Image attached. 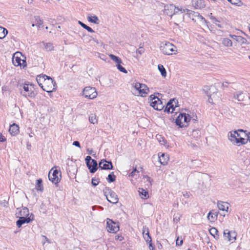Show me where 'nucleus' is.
Here are the masks:
<instances>
[{"mask_svg": "<svg viewBox=\"0 0 250 250\" xmlns=\"http://www.w3.org/2000/svg\"><path fill=\"white\" fill-rule=\"evenodd\" d=\"M73 145L80 147V142H73Z\"/></svg>", "mask_w": 250, "mask_h": 250, "instance_id": "60", "label": "nucleus"}, {"mask_svg": "<svg viewBox=\"0 0 250 250\" xmlns=\"http://www.w3.org/2000/svg\"><path fill=\"white\" fill-rule=\"evenodd\" d=\"M161 145H163L166 148L169 149L174 146V144L170 143V142H160Z\"/></svg>", "mask_w": 250, "mask_h": 250, "instance_id": "43", "label": "nucleus"}, {"mask_svg": "<svg viewBox=\"0 0 250 250\" xmlns=\"http://www.w3.org/2000/svg\"><path fill=\"white\" fill-rule=\"evenodd\" d=\"M78 23H79V24L80 25H81V26H82L85 29L87 30L89 32H90V33H94V31L91 27H90L86 25V24H85L84 23H83L82 21H79Z\"/></svg>", "mask_w": 250, "mask_h": 250, "instance_id": "38", "label": "nucleus"}, {"mask_svg": "<svg viewBox=\"0 0 250 250\" xmlns=\"http://www.w3.org/2000/svg\"><path fill=\"white\" fill-rule=\"evenodd\" d=\"M100 180L98 179L94 178L92 179L91 183L93 186H96L99 183Z\"/></svg>", "mask_w": 250, "mask_h": 250, "instance_id": "49", "label": "nucleus"}, {"mask_svg": "<svg viewBox=\"0 0 250 250\" xmlns=\"http://www.w3.org/2000/svg\"><path fill=\"white\" fill-rule=\"evenodd\" d=\"M139 192L140 194H142L144 197L146 198L147 197H148V193L147 191H146L145 189L143 188H139Z\"/></svg>", "mask_w": 250, "mask_h": 250, "instance_id": "46", "label": "nucleus"}, {"mask_svg": "<svg viewBox=\"0 0 250 250\" xmlns=\"http://www.w3.org/2000/svg\"><path fill=\"white\" fill-rule=\"evenodd\" d=\"M42 181L41 179H38L36 183V189L38 190L42 191L43 189Z\"/></svg>", "mask_w": 250, "mask_h": 250, "instance_id": "37", "label": "nucleus"}, {"mask_svg": "<svg viewBox=\"0 0 250 250\" xmlns=\"http://www.w3.org/2000/svg\"><path fill=\"white\" fill-rule=\"evenodd\" d=\"M209 233L216 239H218L219 238V235L218 234V231L215 228H211L209 229Z\"/></svg>", "mask_w": 250, "mask_h": 250, "instance_id": "31", "label": "nucleus"}, {"mask_svg": "<svg viewBox=\"0 0 250 250\" xmlns=\"http://www.w3.org/2000/svg\"><path fill=\"white\" fill-rule=\"evenodd\" d=\"M180 8L176 7L173 4H167L164 6V14L170 16L171 18L174 14L177 15L179 12Z\"/></svg>", "mask_w": 250, "mask_h": 250, "instance_id": "9", "label": "nucleus"}, {"mask_svg": "<svg viewBox=\"0 0 250 250\" xmlns=\"http://www.w3.org/2000/svg\"><path fill=\"white\" fill-rule=\"evenodd\" d=\"M176 245H177V246H181L183 244V240H181L180 241H179V239H177L176 240Z\"/></svg>", "mask_w": 250, "mask_h": 250, "instance_id": "59", "label": "nucleus"}, {"mask_svg": "<svg viewBox=\"0 0 250 250\" xmlns=\"http://www.w3.org/2000/svg\"><path fill=\"white\" fill-rule=\"evenodd\" d=\"M26 62L25 60H21V65H20V66H22L23 68H24L25 66H26Z\"/></svg>", "mask_w": 250, "mask_h": 250, "instance_id": "57", "label": "nucleus"}, {"mask_svg": "<svg viewBox=\"0 0 250 250\" xmlns=\"http://www.w3.org/2000/svg\"><path fill=\"white\" fill-rule=\"evenodd\" d=\"M144 49L143 47L140 46L139 48L137 50L136 53L139 55H142L144 52Z\"/></svg>", "mask_w": 250, "mask_h": 250, "instance_id": "52", "label": "nucleus"}, {"mask_svg": "<svg viewBox=\"0 0 250 250\" xmlns=\"http://www.w3.org/2000/svg\"><path fill=\"white\" fill-rule=\"evenodd\" d=\"M121 63H118V64H116V66L117 67V68L119 69V70H120L121 72H124L125 73H127V71L126 70V69L124 67H123L121 64Z\"/></svg>", "mask_w": 250, "mask_h": 250, "instance_id": "48", "label": "nucleus"}, {"mask_svg": "<svg viewBox=\"0 0 250 250\" xmlns=\"http://www.w3.org/2000/svg\"><path fill=\"white\" fill-rule=\"evenodd\" d=\"M248 142H234L233 144L235 146H240L246 144Z\"/></svg>", "mask_w": 250, "mask_h": 250, "instance_id": "54", "label": "nucleus"}, {"mask_svg": "<svg viewBox=\"0 0 250 250\" xmlns=\"http://www.w3.org/2000/svg\"><path fill=\"white\" fill-rule=\"evenodd\" d=\"M224 236L229 241L235 240L236 237V233L235 231H229L228 229H225L224 231Z\"/></svg>", "mask_w": 250, "mask_h": 250, "instance_id": "17", "label": "nucleus"}, {"mask_svg": "<svg viewBox=\"0 0 250 250\" xmlns=\"http://www.w3.org/2000/svg\"><path fill=\"white\" fill-rule=\"evenodd\" d=\"M106 224L107 230L110 233H116L119 229V225L110 219H107Z\"/></svg>", "mask_w": 250, "mask_h": 250, "instance_id": "11", "label": "nucleus"}, {"mask_svg": "<svg viewBox=\"0 0 250 250\" xmlns=\"http://www.w3.org/2000/svg\"><path fill=\"white\" fill-rule=\"evenodd\" d=\"M89 171L92 173H95L98 168V164L95 160H92V161L89 164L88 166H87Z\"/></svg>", "mask_w": 250, "mask_h": 250, "instance_id": "22", "label": "nucleus"}, {"mask_svg": "<svg viewBox=\"0 0 250 250\" xmlns=\"http://www.w3.org/2000/svg\"><path fill=\"white\" fill-rule=\"evenodd\" d=\"M217 216L218 212L212 210L208 213V218L211 222H214L217 220Z\"/></svg>", "mask_w": 250, "mask_h": 250, "instance_id": "26", "label": "nucleus"}, {"mask_svg": "<svg viewBox=\"0 0 250 250\" xmlns=\"http://www.w3.org/2000/svg\"><path fill=\"white\" fill-rule=\"evenodd\" d=\"M173 103H174L175 104H176V102L175 101V100H170L167 103L166 108L165 109V111H166L167 113H172L173 111L175 110Z\"/></svg>", "mask_w": 250, "mask_h": 250, "instance_id": "18", "label": "nucleus"}, {"mask_svg": "<svg viewBox=\"0 0 250 250\" xmlns=\"http://www.w3.org/2000/svg\"><path fill=\"white\" fill-rule=\"evenodd\" d=\"M236 136L235 130L229 131L228 134V139L229 141H236V140H237Z\"/></svg>", "mask_w": 250, "mask_h": 250, "instance_id": "30", "label": "nucleus"}, {"mask_svg": "<svg viewBox=\"0 0 250 250\" xmlns=\"http://www.w3.org/2000/svg\"><path fill=\"white\" fill-rule=\"evenodd\" d=\"M10 134L12 136L17 135L19 132V127L15 123L10 125L9 129Z\"/></svg>", "mask_w": 250, "mask_h": 250, "instance_id": "21", "label": "nucleus"}, {"mask_svg": "<svg viewBox=\"0 0 250 250\" xmlns=\"http://www.w3.org/2000/svg\"><path fill=\"white\" fill-rule=\"evenodd\" d=\"M185 12L186 10L185 9L180 8L179 9V12H177L178 14H174V15L171 18L173 20L174 22H181L184 21V16L183 13Z\"/></svg>", "mask_w": 250, "mask_h": 250, "instance_id": "14", "label": "nucleus"}, {"mask_svg": "<svg viewBox=\"0 0 250 250\" xmlns=\"http://www.w3.org/2000/svg\"><path fill=\"white\" fill-rule=\"evenodd\" d=\"M183 196L187 198H188L189 197V194L186 191L185 192H183Z\"/></svg>", "mask_w": 250, "mask_h": 250, "instance_id": "61", "label": "nucleus"}, {"mask_svg": "<svg viewBox=\"0 0 250 250\" xmlns=\"http://www.w3.org/2000/svg\"><path fill=\"white\" fill-rule=\"evenodd\" d=\"M149 100L150 105L154 109L157 110H161L163 109L164 105L163 104L161 100L154 95H151L149 96Z\"/></svg>", "mask_w": 250, "mask_h": 250, "instance_id": "6", "label": "nucleus"}, {"mask_svg": "<svg viewBox=\"0 0 250 250\" xmlns=\"http://www.w3.org/2000/svg\"><path fill=\"white\" fill-rule=\"evenodd\" d=\"M23 88L22 90L21 91V94L25 97H29L30 98H35L36 95V93L34 91L33 87L32 84H23L20 85Z\"/></svg>", "mask_w": 250, "mask_h": 250, "instance_id": "3", "label": "nucleus"}, {"mask_svg": "<svg viewBox=\"0 0 250 250\" xmlns=\"http://www.w3.org/2000/svg\"><path fill=\"white\" fill-rule=\"evenodd\" d=\"M237 42L241 43V44H248V42L247 40L240 36H239L238 40H237Z\"/></svg>", "mask_w": 250, "mask_h": 250, "instance_id": "42", "label": "nucleus"}, {"mask_svg": "<svg viewBox=\"0 0 250 250\" xmlns=\"http://www.w3.org/2000/svg\"><path fill=\"white\" fill-rule=\"evenodd\" d=\"M235 131L237 138V140H236V141H245V137H247L248 138L247 130L238 129L235 130Z\"/></svg>", "mask_w": 250, "mask_h": 250, "instance_id": "16", "label": "nucleus"}, {"mask_svg": "<svg viewBox=\"0 0 250 250\" xmlns=\"http://www.w3.org/2000/svg\"><path fill=\"white\" fill-rule=\"evenodd\" d=\"M47 77H48V76L45 75H40L37 76V77L36 78V80L38 82V83L39 84V85H40V86L41 88H42V87H43V84H42V83H44L45 81L47 79Z\"/></svg>", "mask_w": 250, "mask_h": 250, "instance_id": "27", "label": "nucleus"}, {"mask_svg": "<svg viewBox=\"0 0 250 250\" xmlns=\"http://www.w3.org/2000/svg\"><path fill=\"white\" fill-rule=\"evenodd\" d=\"M17 217H28L29 215V210L28 209L24 207L22 208L18 212L16 213Z\"/></svg>", "mask_w": 250, "mask_h": 250, "instance_id": "20", "label": "nucleus"}, {"mask_svg": "<svg viewBox=\"0 0 250 250\" xmlns=\"http://www.w3.org/2000/svg\"><path fill=\"white\" fill-rule=\"evenodd\" d=\"M192 4L196 9H202L205 6V3L203 0H192Z\"/></svg>", "mask_w": 250, "mask_h": 250, "instance_id": "19", "label": "nucleus"}, {"mask_svg": "<svg viewBox=\"0 0 250 250\" xmlns=\"http://www.w3.org/2000/svg\"><path fill=\"white\" fill-rule=\"evenodd\" d=\"M109 56L110 58L113 61L115 62L117 64L122 63V60L119 57L116 56L113 54H109Z\"/></svg>", "mask_w": 250, "mask_h": 250, "instance_id": "34", "label": "nucleus"}, {"mask_svg": "<svg viewBox=\"0 0 250 250\" xmlns=\"http://www.w3.org/2000/svg\"><path fill=\"white\" fill-rule=\"evenodd\" d=\"M86 151H87V153H88V154H89V155H93V153L94 152L92 148H87Z\"/></svg>", "mask_w": 250, "mask_h": 250, "instance_id": "58", "label": "nucleus"}, {"mask_svg": "<svg viewBox=\"0 0 250 250\" xmlns=\"http://www.w3.org/2000/svg\"><path fill=\"white\" fill-rule=\"evenodd\" d=\"M146 178L147 179V181L150 184H151V182L153 181L152 179H151L150 177H148V176H146Z\"/></svg>", "mask_w": 250, "mask_h": 250, "instance_id": "62", "label": "nucleus"}, {"mask_svg": "<svg viewBox=\"0 0 250 250\" xmlns=\"http://www.w3.org/2000/svg\"><path fill=\"white\" fill-rule=\"evenodd\" d=\"M201 134V131L199 130L196 129L192 131L190 136L192 139L198 140L200 139Z\"/></svg>", "mask_w": 250, "mask_h": 250, "instance_id": "29", "label": "nucleus"}, {"mask_svg": "<svg viewBox=\"0 0 250 250\" xmlns=\"http://www.w3.org/2000/svg\"><path fill=\"white\" fill-rule=\"evenodd\" d=\"M159 162L162 165H166L169 160V158L167 155H166L164 153H160L158 154Z\"/></svg>", "mask_w": 250, "mask_h": 250, "instance_id": "23", "label": "nucleus"}, {"mask_svg": "<svg viewBox=\"0 0 250 250\" xmlns=\"http://www.w3.org/2000/svg\"><path fill=\"white\" fill-rule=\"evenodd\" d=\"M37 23L36 24V25L38 26L39 27H40L41 26H42L43 24V21L42 20H41L40 19H36Z\"/></svg>", "mask_w": 250, "mask_h": 250, "instance_id": "53", "label": "nucleus"}, {"mask_svg": "<svg viewBox=\"0 0 250 250\" xmlns=\"http://www.w3.org/2000/svg\"><path fill=\"white\" fill-rule=\"evenodd\" d=\"M190 120V117L188 114L185 113H180L175 120V123L181 127H186L188 123Z\"/></svg>", "mask_w": 250, "mask_h": 250, "instance_id": "4", "label": "nucleus"}, {"mask_svg": "<svg viewBox=\"0 0 250 250\" xmlns=\"http://www.w3.org/2000/svg\"><path fill=\"white\" fill-rule=\"evenodd\" d=\"M7 34V30L3 27L0 26V39H3Z\"/></svg>", "mask_w": 250, "mask_h": 250, "instance_id": "36", "label": "nucleus"}, {"mask_svg": "<svg viewBox=\"0 0 250 250\" xmlns=\"http://www.w3.org/2000/svg\"><path fill=\"white\" fill-rule=\"evenodd\" d=\"M43 44L45 48L48 51H51L53 49L54 46L53 44L50 42L48 43H44L43 42Z\"/></svg>", "mask_w": 250, "mask_h": 250, "instance_id": "45", "label": "nucleus"}, {"mask_svg": "<svg viewBox=\"0 0 250 250\" xmlns=\"http://www.w3.org/2000/svg\"><path fill=\"white\" fill-rule=\"evenodd\" d=\"M210 19L212 20V22H213V23L215 24L219 28H223V26L220 23V21L219 20H218L215 17L211 16L210 17Z\"/></svg>", "mask_w": 250, "mask_h": 250, "instance_id": "35", "label": "nucleus"}, {"mask_svg": "<svg viewBox=\"0 0 250 250\" xmlns=\"http://www.w3.org/2000/svg\"><path fill=\"white\" fill-rule=\"evenodd\" d=\"M59 171L57 169L54 170L52 173L50 171L48 174L49 180L55 184L58 183L60 181V178L59 177Z\"/></svg>", "mask_w": 250, "mask_h": 250, "instance_id": "13", "label": "nucleus"}, {"mask_svg": "<svg viewBox=\"0 0 250 250\" xmlns=\"http://www.w3.org/2000/svg\"><path fill=\"white\" fill-rule=\"evenodd\" d=\"M26 146H27V149L30 150V148H31V144H30L29 143V142H28L27 143V144H26Z\"/></svg>", "mask_w": 250, "mask_h": 250, "instance_id": "64", "label": "nucleus"}, {"mask_svg": "<svg viewBox=\"0 0 250 250\" xmlns=\"http://www.w3.org/2000/svg\"><path fill=\"white\" fill-rule=\"evenodd\" d=\"M146 229H148L146 227H144L143 229V234L146 233Z\"/></svg>", "mask_w": 250, "mask_h": 250, "instance_id": "63", "label": "nucleus"}, {"mask_svg": "<svg viewBox=\"0 0 250 250\" xmlns=\"http://www.w3.org/2000/svg\"><path fill=\"white\" fill-rule=\"evenodd\" d=\"M56 84L55 81L50 77H47V79L45 81L42 88L44 91L51 93L56 89Z\"/></svg>", "mask_w": 250, "mask_h": 250, "instance_id": "5", "label": "nucleus"}, {"mask_svg": "<svg viewBox=\"0 0 250 250\" xmlns=\"http://www.w3.org/2000/svg\"><path fill=\"white\" fill-rule=\"evenodd\" d=\"M88 20L89 21L91 22H92V23H94L95 24H98L99 23V19H98V18L96 16H91V17H88Z\"/></svg>", "mask_w": 250, "mask_h": 250, "instance_id": "41", "label": "nucleus"}, {"mask_svg": "<svg viewBox=\"0 0 250 250\" xmlns=\"http://www.w3.org/2000/svg\"><path fill=\"white\" fill-rule=\"evenodd\" d=\"M104 195L106 196L107 200L112 204H116L118 201V198L113 191L107 187H105L104 189Z\"/></svg>", "mask_w": 250, "mask_h": 250, "instance_id": "7", "label": "nucleus"}, {"mask_svg": "<svg viewBox=\"0 0 250 250\" xmlns=\"http://www.w3.org/2000/svg\"><path fill=\"white\" fill-rule=\"evenodd\" d=\"M99 167L101 169H112L113 168L112 163L106 161L104 159H103L100 162Z\"/></svg>", "mask_w": 250, "mask_h": 250, "instance_id": "15", "label": "nucleus"}, {"mask_svg": "<svg viewBox=\"0 0 250 250\" xmlns=\"http://www.w3.org/2000/svg\"><path fill=\"white\" fill-rule=\"evenodd\" d=\"M89 120V122L93 124L97 123L98 122L96 115L95 114H92L90 115Z\"/></svg>", "mask_w": 250, "mask_h": 250, "instance_id": "40", "label": "nucleus"}, {"mask_svg": "<svg viewBox=\"0 0 250 250\" xmlns=\"http://www.w3.org/2000/svg\"><path fill=\"white\" fill-rule=\"evenodd\" d=\"M234 98L236 99L238 101H244L245 96L243 92L237 93L234 94Z\"/></svg>", "mask_w": 250, "mask_h": 250, "instance_id": "33", "label": "nucleus"}, {"mask_svg": "<svg viewBox=\"0 0 250 250\" xmlns=\"http://www.w3.org/2000/svg\"><path fill=\"white\" fill-rule=\"evenodd\" d=\"M231 4L235 5L240 6L242 4V2L240 0H228Z\"/></svg>", "mask_w": 250, "mask_h": 250, "instance_id": "47", "label": "nucleus"}, {"mask_svg": "<svg viewBox=\"0 0 250 250\" xmlns=\"http://www.w3.org/2000/svg\"><path fill=\"white\" fill-rule=\"evenodd\" d=\"M222 44L226 47H231L232 46V42L231 40L227 38H222L221 40Z\"/></svg>", "mask_w": 250, "mask_h": 250, "instance_id": "28", "label": "nucleus"}, {"mask_svg": "<svg viewBox=\"0 0 250 250\" xmlns=\"http://www.w3.org/2000/svg\"><path fill=\"white\" fill-rule=\"evenodd\" d=\"M132 86L137 91L135 94L138 96L143 97H146L149 92V88L145 84L135 82L132 84Z\"/></svg>", "mask_w": 250, "mask_h": 250, "instance_id": "2", "label": "nucleus"}, {"mask_svg": "<svg viewBox=\"0 0 250 250\" xmlns=\"http://www.w3.org/2000/svg\"><path fill=\"white\" fill-rule=\"evenodd\" d=\"M107 179L109 183H112L115 181L116 176L114 175L113 172H112L108 175Z\"/></svg>", "mask_w": 250, "mask_h": 250, "instance_id": "44", "label": "nucleus"}, {"mask_svg": "<svg viewBox=\"0 0 250 250\" xmlns=\"http://www.w3.org/2000/svg\"><path fill=\"white\" fill-rule=\"evenodd\" d=\"M185 10L186 14L188 16V17L195 22L201 21L202 20L205 21V19L200 15L199 13L188 9H185Z\"/></svg>", "mask_w": 250, "mask_h": 250, "instance_id": "10", "label": "nucleus"}, {"mask_svg": "<svg viewBox=\"0 0 250 250\" xmlns=\"http://www.w3.org/2000/svg\"><path fill=\"white\" fill-rule=\"evenodd\" d=\"M83 94L85 98L89 99H95L98 95L96 88L90 86L85 87L83 89Z\"/></svg>", "mask_w": 250, "mask_h": 250, "instance_id": "8", "label": "nucleus"}, {"mask_svg": "<svg viewBox=\"0 0 250 250\" xmlns=\"http://www.w3.org/2000/svg\"><path fill=\"white\" fill-rule=\"evenodd\" d=\"M158 69L160 72L161 75L163 77L165 78L167 76V72L164 66L162 64H160L158 65Z\"/></svg>", "mask_w": 250, "mask_h": 250, "instance_id": "32", "label": "nucleus"}, {"mask_svg": "<svg viewBox=\"0 0 250 250\" xmlns=\"http://www.w3.org/2000/svg\"><path fill=\"white\" fill-rule=\"evenodd\" d=\"M143 237L146 242H151V238L149 235L148 229H146V233L143 234Z\"/></svg>", "mask_w": 250, "mask_h": 250, "instance_id": "39", "label": "nucleus"}, {"mask_svg": "<svg viewBox=\"0 0 250 250\" xmlns=\"http://www.w3.org/2000/svg\"><path fill=\"white\" fill-rule=\"evenodd\" d=\"M229 36L233 40L236 41L237 42V40H238L239 36H236L235 35L229 34Z\"/></svg>", "mask_w": 250, "mask_h": 250, "instance_id": "55", "label": "nucleus"}, {"mask_svg": "<svg viewBox=\"0 0 250 250\" xmlns=\"http://www.w3.org/2000/svg\"><path fill=\"white\" fill-rule=\"evenodd\" d=\"M19 55H21L20 53L17 52L14 54L13 57V63L15 66H19L21 65V59L20 58V57L19 56Z\"/></svg>", "mask_w": 250, "mask_h": 250, "instance_id": "24", "label": "nucleus"}, {"mask_svg": "<svg viewBox=\"0 0 250 250\" xmlns=\"http://www.w3.org/2000/svg\"><path fill=\"white\" fill-rule=\"evenodd\" d=\"M136 172H139V171L136 169V168H134L133 171L129 174V176L133 177L134 175H135Z\"/></svg>", "mask_w": 250, "mask_h": 250, "instance_id": "56", "label": "nucleus"}, {"mask_svg": "<svg viewBox=\"0 0 250 250\" xmlns=\"http://www.w3.org/2000/svg\"><path fill=\"white\" fill-rule=\"evenodd\" d=\"M160 49L163 54L167 55L175 54L177 52L176 47L173 44L167 41L161 42Z\"/></svg>", "mask_w": 250, "mask_h": 250, "instance_id": "1", "label": "nucleus"}, {"mask_svg": "<svg viewBox=\"0 0 250 250\" xmlns=\"http://www.w3.org/2000/svg\"><path fill=\"white\" fill-rule=\"evenodd\" d=\"M19 219L17 221L16 225L18 228H20L23 224L25 223H29L34 220V215L31 214L28 217H19Z\"/></svg>", "mask_w": 250, "mask_h": 250, "instance_id": "12", "label": "nucleus"}, {"mask_svg": "<svg viewBox=\"0 0 250 250\" xmlns=\"http://www.w3.org/2000/svg\"><path fill=\"white\" fill-rule=\"evenodd\" d=\"M181 216L179 214H174L173 221L175 223H177L179 221Z\"/></svg>", "mask_w": 250, "mask_h": 250, "instance_id": "50", "label": "nucleus"}, {"mask_svg": "<svg viewBox=\"0 0 250 250\" xmlns=\"http://www.w3.org/2000/svg\"><path fill=\"white\" fill-rule=\"evenodd\" d=\"M92 160H93L91 157L90 156H87L86 157L85 159V161L86 164L87 166H88L89 164L91 163L92 161Z\"/></svg>", "mask_w": 250, "mask_h": 250, "instance_id": "51", "label": "nucleus"}, {"mask_svg": "<svg viewBox=\"0 0 250 250\" xmlns=\"http://www.w3.org/2000/svg\"><path fill=\"white\" fill-rule=\"evenodd\" d=\"M229 203L225 202L218 201L217 203V207L219 210L222 211H228L229 208Z\"/></svg>", "mask_w": 250, "mask_h": 250, "instance_id": "25", "label": "nucleus"}]
</instances>
